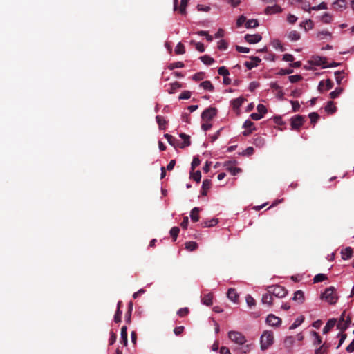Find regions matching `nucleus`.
Here are the masks:
<instances>
[{
	"mask_svg": "<svg viewBox=\"0 0 354 354\" xmlns=\"http://www.w3.org/2000/svg\"><path fill=\"white\" fill-rule=\"evenodd\" d=\"M273 333L269 331H264L260 339L261 348L262 350H266L273 344Z\"/></svg>",
	"mask_w": 354,
	"mask_h": 354,
	"instance_id": "1",
	"label": "nucleus"
},
{
	"mask_svg": "<svg viewBox=\"0 0 354 354\" xmlns=\"http://www.w3.org/2000/svg\"><path fill=\"white\" fill-rule=\"evenodd\" d=\"M322 298L324 299L330 304H335L338 299L335 288L330 286L326 288L325 292L322 295Z\"/></svg>",
	"mask_w": 354,
	"mask_h": 354,
	"instance_id": "2",
	"label": "nucleus"
},
{
	"mask_svg": "<svg viewBox=\"0 0 354 354\" xmlns=\"http://www.w3.org/2000/svg\"><path fill=\"white\" fill-rule=\"evenodd\" d=\"M267 292L272 296H275L279 298L284 297L288 293L286 289L279 285L268 286Z\"/></svg>",
	"mask_w": 354,
	"mask_h": 354,
	"instance_id": "3",
	"label": "nucleus"
},
{
	"mask_svg": "<svg viewBox=\"0 0 354 354\" xmlns=\"http://www.w3.org/2000/svg\"><path fill=\"white\" fill-rule=\"evenodd\" d=\"M351 322V320L350 316L346 315V311L344 310L341 315V317L337 325V327L338 329L343 332L348 328Z\"/></svg>",
	"mask_w": 354,
	"mask_h": 354,
	"instance_id": "4",
	"label": "nucleus"
},
{
	"mask_svg": "<svg viewBox=\"0 0 354 354\" xmlns=\"http://www.w3.org/2000/svg\"><path fill=\"white\" fill-rule=\"evenodd\" d=\"M228 337L233 342L239 345H243L246 342L245 336L237 331H230Z\"/></svg>",
	"mask_w": 354,
	"mask_h": 354,
	"instance_id": "5",
	"label": "nucleus"
},
{
	"mask_svg": "<svg viewBox=\"0 0 354 354\" xmlns=\"http://www.w3.org/2000/svg\"><path fill=\"white\" fill-rule=\"evenodd\" d=\"M305 121L304 116L297 115L293 116L290 120L291 129L293 130H299Z\"/></svg>",
	"mask_w": 354,
	"mask_h": 354,
	"instance_id": "6",
	"label": "nucleus"
},
{
	"mask_svg": "<svg viewBox=\"0 0 354 354\" xmlns=\"http://www.w3.org/2000/svg\"><path fill=\"white\" fill-rule=\"evenodd\" d=\"M217 110L216 108L209 107L203 111L201 114V118L203 120L208 122L213 119V118L216 115Z\"/></svg>",
	"mask_w": 354,
	"mask_h": 354,
	"instance_id": "7",
	"label": "nucleus"
},
{
	"mask_svg": "<svg viewBox=\"0 0 354 354\" xmlns=\"http://www.w3.org/2000/svg\"><path fill=\"white\" fill-rule=\"evenodd\" d=\"M235 165V161H227L225 162L224 167H225V169L230 171L232 175H236L238 173H240L241 171V169L240 168L236 167Z\"/></svg>",
	"mask_w": 354,
	"mask_h": 354,
	"instance_id": "8",
	"label": "nucleus"
},
{
	"mask_svg": "<svg viewBox=\"0 0 354 354\" xmlns=\"http://www.w3.org/2000/svg\"><path fill=\"white\" fill-rule=\"evenodd\" d=\"M266 323L271 326H278L281 324V319L273 314L268 315Z\"/></svg>",
	"mask_w": 354,
	"mask_h": 354,
	"instance_id": "9",
	"label": "nucleus"
},
{
	"mask_svg": "<svg viewBox=\"0 0 354 354\" xmlns=\"http://www.w3.org/2000/svg\"><path fill=\"white\" fill-rule=\"evenodd\" d=\"M244 39L249 44H257L261 40L262 37L259 34H246L244 37Z\"/></svg>",
	"mask_w": 354,
	"mask_h": 354,
	"instance_id": "10",
	"label": "nucleus"
},
{
	"mask_svg": "<svg viewBox=\"0 0 354 354\" xmlns=\"http://www.w3.org/2000/svg\"><path fill=\"white\" fill-rule=\"evenodd\" d=\"M261 62V59L259 57H251L250 62H245L244 65L248 70L257 67Z\"/></svg>",
	"mask_w": 354,
	"mask_h": 354,
	"instance_id": "11",
	"label": "nucleus"
},
{
	"mask_svg": "<svg viewBox=\"0 0 354 354\" xmlns=\"http://www.w3.org/2000/svg\"><path fill=\"white\" fill-rule=\"evenodd\" d=\"M312 64L316 66H320L323 68H326L327 66V60L326 57H322L319 56H316L313 57V59L311 61Z\"/></svg>",
	"mask_w": 354,
	"mask_h": 354,
	"instance_id": "12",
	"label": "nucleus"
},
{
	"mask_svg": "<svg viewBox=\"0 0 354 354\" xmlns=\"http://www.w3.org/2000/svg\"><path fill=\"white\" fill-rule=\"evenodd\" d=\"M212 186V182L209 179H205L203 181L201 194L203 196H206L207 191Z\"/></svg>",
	"mask_w": 354,
	"mask_h": 354,
	"instance_id": "13",
	"label": "nucleus"
},
{
	"mask_svg": "<svg viewBox=\"0 0 354 354\" xmlns=\"http://www.w3.org/2000/svg\"><path fill=\"white\" fill-rule=\"evenodd\" d=\"M120 342L124 346L127 345L128 343V337H127V327L126 326H123L121 328V339Z\"/></svg>",
	"mask_w": 354,
	"mask_h": 354,
	"instance_id": "14",
	"label": "nucleus"
},
{
	"mask_svg": "<svg viewBox=\"0 0 354 354\" xmlns=\"http://www.w3.org/2000/svg\"><path fill=\"white\" fill-rule=\"evenodd\" d=\"M342 258L344 260H347L351 258L353 255V250L351 247H346L341 252Z\"/></svg>",
	"mask_w": 354,
	"mask_h": 354,
	"instance_id": "15",
	"label": "nucleus"
},
{
	"mask_svg": "<svg viewBox=\"0 0 354 354\" xmlns=\"http://www.w3.org/2000/svg\"><path fill=\"white\" fill-rule=\"evenodd\" d=\"M336 324V319H329L326 326L323 328V333L327 334L335 325Z\"/></svg>",
	"mask_w": 354,
	"mask_h": 354,
	"instance_id": "16",
	"label": "nucleus"
},
{
	"mask_svg": "<svg viewBox=\"0 0 354 354\" xmlns=\"http://www.w3.org/2000/svg\"><path fill=\"white\" fill-rule=\"evenodd\" d=\"M227 296L228 297L229 299H230L231 301H234V302H236L238 297H239V295L236 292V290L234 289V288H230L227 292Z\"/></svg>",
	"mask_w": 354,
	"mask_h": 354,
	"instance_id": "17",
	"label": "nucleus"
},
{
	"mask_svg": "<svg viewBox=\"0 0 354 354\" xmlns=\"http://www.w3.org/2000/svg\"><path fill=\"white\" fill-rule=\"evenodd\" d=\"M330 348V344L324 343L319 348L315 351V354H327L328 351Z\"/></svg>",
	"mask_w": 354,
	"mask_h": 354,
	"instance_id": "18",
	"label": "nucleus"
},
{
	"mask_svg": "<svg viewBox=\"0 0 354 354\" xmlns=\"http://www.w3.org/2000/svg\"><path fill=\"white\" fill-rule=\"evenodd\" d=\"M164 137L167 140L168 142L171 145H172L174 147L180 145V144H179L180 141L177 139H176L173 136L166 133L164 135Z\"/></svg>",
	"mask_w": 354,
	"mask_h": 354,
	"instance_id": "19",
	"label": "nucleus"
},
{
	"mask_svg": "<svg viewBox=\"0 0 354 354\" xmlns=\"http://www.w3.org/2000/svg\"><path fill=\"white\" fill-rule=\"evenodd\" d=\"M213 295L212 293L206 294L202 298V302L203 304L210 306L212 305Z\"/></svg>",
	"mask_w": 354,
	"mask_h": 354,
	"instance_id": "20",
	"label": "nucleus"
},
{
	"mask_svg": "<svg viewBox=\"0 0 354 354\" xmlns=\"http://www.w3.org/2000/svg\"><path fill=\"white\" fill-rule=\"evenodd\" d=\"M199 207H194L192 209L190 213V217L193 222H197L199 220Z\"/></svg>",
	"mask_w": 354,
	"mask_h": 354,
	"instance_id": "21",
	"label": "nucleus"
},
{
	"mask_svg": "<svg viewBox=\"0 0 354 354\" xmlns=\"http://www.w3.org/2000/svg\"><path fill=\"white\" fill-rule=\"evenodd\" d=\"M156 122L158 124L160 129L165 130L166 129V124L167 121L161 115H157L156 117Z\"/></svg>",
	"mask_w": 354,
	"mask_h": 354,
	"instance_id": "22",
	"label": "nucleus"
},
{
	"mask_svg": "<svg viewBox=\"0 0 354 354\" xmlns=\"http://www.w3.org/2000/svg\"><path fill=\"white\" fill-rule=\"evenodd\" d=\"M245 100L243 97H238L232 100V104L234 110H238Z\"/></svg>",
	"mask_w": 354,
	"mask_h": 354,
	"instance_id": "23",
	"label": "nucleus"
},
{
	"mask_svg": "<svg viewBox=\"0 0 354 354\" xmlns=\"http://www.w3.org/2000/svg\"><path fill=\"white\" fill-rule=\"evenodd\" d=\"M272 296L267 292V293L263 295L261 301L263 304L271 306L272 305Z\"/></svg>",
	"mask_w": 354,
	"mask_h": 354,
	"instance_id": "24",
	"label": "nucleus"
},
{
	"mask_svg": "<svg viewBox=\"0 0 354 354\" xmlns=\"http://www.w3.org/2000/svg\"><path fill=\"white\" fill-rule=\"evenodd\" d=\"M325 110L327 113L333 114L335 112H336L337 107L335 106V103L333 101H329L327 103Z\"/></svg>",
	"mask_w": 354,
	"mask_h": 354,
	"instance_id": "25",
	"label": "nucleus"
},
{
	"mask_svg": "<svg viewBox=\"0 0 354 354\" xmlns=\"http://www.w3.org/2000/svg\"><path fill=\"white\" fill-rule=\"evenodd\" d=\"M294 301H298L299 303H303L304 301V295L301 290H297L295 292L292 298Z\"/></svg>",
	"mask_w": 354,
	"mask_h": 354,
	"instance_id": "26",
	"label": "nucleus"
},
{
	"mask_svg": "<svg viewBox=\"0 0 354 354\" xmlns=\"http://www.w3.org/2000/svg\"><path fill=\"white\" fill-rule=\"evenodd\" d=\"M218 219L213 218L210 221H203L201 223V225L203 227H209L216 225L218 223Z\"/></svg>",
	"mask_w": 354,
	"mask_h": 354,
	"instance_id": "27",
	"label": "nucleus"
},
{
	"mask_svg": "<svg viewBox=\"0 0 354 354\" xmlns=\"http://www.w3.org/2000/svg\"><path fill=\"white\" fill-rule=\"evenodd\" d=\"M200 86L205 90H208L209 91H213L214 89L213 84L209 80H206V81L201 82Z\"/></svg>",
	"mask_w": 354,
	"mask_h": 354,
	"instance_id": "28",
	"label": "nucleus"
},
{
	"mask_svg": "<svg viewBox=\"0 0 354 354\" xmlns=\"http://www.w3.org/2000/svg\"><path fill=\"white\" fill-rule=\"evenodd\" d=\"M281 11V8L279 6L275 5L273 6H268L265 12L267 15L271 14V13H276Z\"/></svg>",
	"mask_w": 354,
	"mask_h": 354,
	"instance_id": "29",
	"label": "nucleus"
},
{
	"mask_svg": "<svg viewBox=\"0 0 354 354\" xmlns=\"http://www.w3.org/2000/svg\"><path fill=\"white\" fill-rule=\"evenodd\" d=\"M335 80L338 85L342 84V81L344 78V71H337L335 73Z\"/></svg>",
	"mask_w": 354,
	"mask_h": 354,
	"instance_id": "30",
	"label": "nucleus"
},
{
	"mask_svg": "<svg viewBox=\"0 0 354 354\" xmlns=\"http://www.w3.org/2000/svg\"><path fill=\"white\" fill-rule=\"evenodd\" d=\"M304 321V316H300V317H297L295 319V321L294 322V323L290 326L289 329L290 330L295 329L299 326H300Z\"/></svg>",
	"mask_w": 354,
	"mask_h": 354,
	"instance_id": "31",
	"label": "nucleus"
},
{
	"mask_svg": "<svg viewBox=\"0 0 354 354\" xmlns=\"http://www.w3.org/2000/svg\"><path fill=\"white\" fill-rule=\"evenodd\" d=\"M132 310H133V304L131 301H130L129 304V309L125 314V321L127 324L131 323V316Z\"/></svg>",
	"mask_w": 354,
	"mask_h": 354,
	"instance_id": "32",
	"label": "nucleus"
},
{
	"mask_svg": "<svg viewBox=\"0 0 354 354\" xmlns=\"http://www.w3.org/2000/svg\"><path fill=\"white\" fill-rule=\"evenodd\" d=\"M253 143L256 147H261L265 144V140L261 136H257V137L254 139Z\"/></svg>",
	"mask_w": 354,
	"mask_h": 354,
	"instance_id": "33",
	"label": "nucleus"
},
{
	"mask_svg": "<svg viewBox=\"0 0 354 354\" xmlns=\"http://www.w3.org/2000/svg\"><path fill=\"white\" fill-rule=\"evenodd\" d=\"M200 59L206 65H211L214 62V59L207 55L200 57Z\"/></svg>",
	"mask_w": 354,
	"mask_h": 354,
	"instance_id": "34",
	"label": "nucleus"
},
{
	"mask_svg": "<svg viewBox=\"0 0 354 354\" xmlns=\"http://www.w3.org/2000/svg\"><path fill=\"white\" fill-rule=\"evenodd\" d=\"M310 333L313 337H315V339L313 342V345L317 346L321 344L322 342V337L319 336L318 333L313 330V331H311Z\"/></svg>",
	"mask_w": 354,
	"mask_h": 354,
	"instance_id": "35",
	"label": "nucleus"
},
{
	"mask_svg": "<svg viewBox=\"0 0 354 354\" xmlns=\"http://www.w3.org/2000/svg\"><path fill=\"white\" fill-rule=\"evenodd\" d=\"M185 53V46L181 42L178 43V44L176 45V46L175 48V53L176 55H183Z\"/></svg>",
	"mask_w": 354,
	"mask_h": 354,
	"instance_id": "36",
	"label": "nucleus"
},
{
	"mask_svg": "<svg viewBox=\"0 0 354 354\" xmlns=\"http://www.w3.org/2000/svg\"><path fill=\"white\" fill-rule=\"evenodd\" d=\"M179 232H180V229H179L178 227H173L170 230L169 233H170L171 236L173 239V241H176L177 237H178V234H179Z\"/></svg>",
	"mask_w": 354,
	"mask_h": 354,
	"instance_id": "37",
	"label": "nucleus"
},
{
	"mask_svg": "<svg viewBox=\"0 0 354 354\" xmlns=\"http://www.w3.org/2000/svg\"><path fill=\"white\" fill-rule=\"evenodd\" d=\"M288 38L291 40V41H297L300 39V34L296 31V30H292L290 32L289 35H288Z\"/></svg>",
	"mask_w": 354,
	"mask_h": 354,
	"instance_id": "38",
	"label": "nucleus"
},
{
	"mask_svg": "<svg viewBox=\"0 0 354 354\" xmlns=\"http://www.w3.org/2000/svg\"><path fill=\"white\" fill-rule=\"evenodd\" d=\"M259 26V22L257 19H249L245 23V27L247 28H255Z\"/></svg>",
	"mask_w": 354,
	"mask_h": 354,
	"instance_id": "39",
	"label": "nucleus"
},
{
	"mask_svg": "<svg viewBox=\"0 0 354 354\" xmlns=\"http://www.w3.org/2000/svg\"><path fill=\"white\" fill-rule=\"evenodd\" d=\"M189 0H181L180 5L179 7V11L180 14L185 15L186 14V8L187 6Z\"/></svg>",
	"mask_w": 354,
	"mask_h": 354,
	"instance_id": "40",
	"label": "nucleus"
},
{
	"mask_svg": "<svg viewBox=\"0 0 354 354\" xmlns=\"http://www.w3.org/2000/svg\"><path fill=\"white\" fill-rule=\"evenodd\" d=\"M198 247V245L194 241H189L185 243V248L189 251H194Z\"/></svg>",
	"mask_w": 354,
	"mask_h": 354,
	"instance_id": "41",
	"label": "nucleus"
},
{
	"mask_svg": "<svg viewBox=\"0 0 354 354\" xmlns=\"http://www.w3.org/2000/svg\"><path fill=\"white\" fill-rule=\"evenodd\" d=\"M190 44H192V45H194L196 49L198 51H199L201 53L204 52L205 47H204V45L202 43H201V42H196L195 41L192 40Z\"/></svg>",
	"mask_w": 354,
	"mask_h": 354,
	"instance_id": "42",
	"label": "nucleus"
},
{
	"mask_svg": "<svg viewBox=\"0 0 354 354\" xmlns=\"http://www.w3.org/2000/svg\"><path fill=\"white\" fill-rule=\"evenodd\" d=\"M343 91V88H341V87H337L335 88V91H332L330 93V97L332 98V99H335V98H337V97L339 96V95L342 93Z\"/></svg>",
	"mask_w": 354,
	"mask_h": 354,
	"instance_id": "43",
	"label": "nucleus"
},
{
	"mask_svg": "<svg viewBox=\"0 0 354 354\" xmlns=\"http://www.w3.org/2000/svg\"><path fill=\"white\" fill-rule=\"evenodd\" d=\"M245 300H246L248 306L250 308H252L256 305L255 299L250 295H248L245 297Z\"/></svg>",
	"mask_w": 354,
	"mask_h": 354,
	"instance_id": "44",
	"label": "nucleus"
},
{
	"mask_svg": "<svg viewBox=\"0 0 354 354\" xmlns=\"http://www.w3.org/2000/svg\"><path fill=\"white\" fill-rule=\"evenodd\" d=\"M189 313V310L188 308L185 307L179 309L177 312V315L180 317H184L187 316Z\"/></svg>",
	"mask_w": 354,
	"mask_h": 354,
	"instance_id": "45",
	"label": "nucleus"
},
{
	"mask_svg": "<svg viewBox=\"0 0 354 354\" xmlns=\"http://www.w3.org/2000/svg\"><path fill=\"white\" fill-rule=\"evenodd\" d=\"M184 63L182 62H174V63H171L168 68L170 70H173L174 68H183L184 67Z\"/></svg>",
	"mask_w": 354,
	"mask_h": 354,
	"instance_id": "46",
	"label": "nucleus"
},
{
	"mask_svg": "<svg viewBox=\"0 0 354 354\" xmlns=\"http://www.w3.org/2000/svg\"><path fill=\"white\" fill-rule=\"evenodd\" d=\"M327 279V277L324 274H318L315 276L313 279L314 283H319Z\"/></svg>",
	"mask_w": 354,
	"mask_h": 354,
	"instance_id": "47",
	"label": "nucleus"
},
{
	"mask_svg": "<svg viewBox=\"0 0 354 354\" xmlns=\"http://www.w3.org/2000/svg\"><path fill=\"white\" fill-rule=\"evenodd\" d=\"M300 26L301 27H304L305 28V30H307V29H312L313 28V21L310 19H309V20H306V21L301 23L300 24Z\"/></svg>",
	"mask_w": 354,
	"mask_h": 354,
	"instance_id": "48",
	"label": "nucleus"
},
{
	"mask_svg": "<svg viewBox=\"0 0 354 354\" xmlns=\"http://www.w3.org/2000/svg\"><path fill=\"white\" fill-rule=\"evenodd\" d=\"M310 120V122L311 123H315L317 122V121L319 120V115L318 113H315V112H312L309 114L308 115Z\"/></svg>",
	"mask_w": 354,
	"mask_h": 354,
	"instance_id": "49",
	"label": "nucleus"
},
{
	"mask_svg": "<svg viewBox=\"0 0 354 354\" xmlns=\"http://www.w3.org/2000/svg\"><path fill=\"white\" fill-rule=\"evenodd\" d=\"M335 8H344L346 7L345 0H337L334 3Z\"/></svg>",
	"mask_w": 354,
	"mask_h": 354,
	"instance_id": "50",
	"label": "nucleus"
},
{
	"mask_svg": "<svg viewBox=\"0 0 354 354\" xmlns=\"http://www.w3.org/2000/svg\"><path fill=\"white\" fill-rule=\"evenodd\" d=\"M191 177L195 180L196 183H199L201 178V173L200 171H196V172L191 174Z\"/></svg>",
	"mask_w": 354,
	"mask_h": 354,
	"instance_id": "51",
	"label": "nucleus"
},
{
	"mask_svg": "<svg viewBox=\"0 0 354 354\" xmlns=\"http://www.w3.org/2000/svg\"><path fill=\"white\" fill-rule=\"evenodd\" d=\"M180 87H181V84L178 82H175L170 85V90L169 91V92L170 93H174V91L176 89H178Z\"/></svg>",
	"mask_w": 354,
	"mask_h": 354,
	"instance_id": "52",
	"label": "nucleus"
},
{
	"mask_svg": "<svg viewBox=\"0 0 354 354\" xmlns=\"http://www.w3.org/2000/svg\"><path fill=\"white\" fill-rule=\"evenodd\" d=\"M302 76L300 75H290L288 77V79L290 82L295 83L302 80Z\"/></svg>",
	"mask_w": 354,
	"mask_h": 354,
	"instance_id": "53",
	"label": "nucleus"
},
{
	"mask_svg": "<svg viewBox=\"0 0 354 354\" xmlns=\"http://www.w3.org/2000/svg\"><path fill=\"white\" fill-rule=\"evenodd\" d=\"M218 73L220 75L223 76V77H224L229 75V71L225 66H221V67L218 68Z\"/></svg>",
	"mask_w": 354,
	"mask_h": 354,
	"instance_id": "54",
	"label": "nucleus"
},
{
	"mask_svg": "<svg viewBox=\"0 0 354 354\" xmlns=\"http://www.w3.org/2000/svg\"><path fill=\"white\" fill-rule=\"evenodd\" d=\"M227 43L225 40H220L218 42V48L221 50H226L227 48Z\"/></svg>",
	"mask_w": 354,
	"mask_h": 354,
	"instance_id": "55",
	"label": "nucleus"
},
{
	"mask_svg": "<svg viewBox=\"0 0 354 354\" xmlns=\"http://www.w3.org/2000/svg\"><path fill=\"white\" fill-rule=\"evenodd\" d=\"M257 109L258 111V113L259 114H261L262 116H263V115L266 114L267 112L266 107L263 104H259L257 106Z\"/></svg>",
	"mask_w": 354,
	"mask_h": 354,
	"instance_id": "56",
	"label": "nucleus"
},
{
	"mask_svg": "<svg viewBox=\"0 0 354 354\" xmlns=\"http://www.w3.org/2000/svg\"><path fill=\"white\" fill-rule=\"evenodd\" d=\"M322 20L325 24H329L332 21V16L328 13H324L322 17Z\"/></svg>",
	"mask_w": 354,
	"mask_h": 354,
	"instance_id": "57",
	"label": "nucleus"
},
{
	"mask_svg": "<svg viewBox=\"0 0 354 354\" xmlns=\"http://www.w3.org/2000/svg\"><path fill=\"white\" fill-rule=\"evenodd\" d=\"M121 316H122V310L120 309H117L115 316H114V322L115 323H119L121 322Z\"/></svg>",
	"mask_w": 354,
	"mask_h": 354,
	"instance_id": "58",
	"label": "nucleus"
},
{
	"mask_svg": "<svg viewBox=\"0 0 354 354\" xmlns=\"http://www.w3.org/2000/svg\"><path fill=\"white\" fill-rule=\"evenodd\" d=\"M191 97V92L189 91H184L179 96V99L187 100Z\"/></svg>",
	"mask_w": 354,
	"mask_h": 354,
	"instance_id": "59",
	"label": "nucleus"
},
{
	"mask_svg": "<svg viewBox=\"0 0 354 354\" xmlns=\"http://www.w3.org/2000/svg\"><path fill=\"white\" fill-rule=\"evenodd\" d=\"M294 337L292 336H289L286 337L284 340V344L286 346H291L294 343Z\"/></svg>",
	"mask_w": 354,
	"mask_h": 354,
	"instance_id": "60",
	"label": "nucleus"
},
{
	"mask_svg": "<svg viewBox=\"0 0 354 354\" xmlns=\"http://www.w3.org/2000/svg\"><path fill=\"white\" fill-rule=\"evenodd\" d=\"M205 77V73L203 72L197 73L194 75L193 80L195 81L202 80Z\"/></svg>",
	"mask_w": 354,
	"mask_h": 354,
	"instance_id": "61",
	"label": "nucleus"
},
{
	"mask_svg": "<svg viewBox=\"0 0 354 354\" xmlns=\"http://www.w3.org/2000/svg\"><path fill=\"white\" fill-rule=\"evenodd\" d=\"M201 163V160L198 157H194L192 162V169L194 170V169L198 167Z\"/></svg>",
	"mask_w": 354,
	"mask_h": 354,
	"instance_id": "62",
	"label": "nucleus"
},
{
	"mask_svg": "<svg viewBox=\"0 0 354 354\" xmlns=\"http://www.w3.org/2000/svg\"><path fill=\"white\" fill-rule=\"evenodd\" d=\"M302 94V91L301 89L300 88H297V89H295L293 90L291 93H290V96L293 97H300L301 95Z\"/></svg>",
	"mask_w": 354,
	"mask_h": 354,
	"instance_id": "63",
	"label": "nucleus"
},
{
	"mask_svg": "<svg viewBox=\"0 0 354 354\" xmlns=\"http://www.w3.org/2000/svg\"><path fill=\"white\" fill-rule=\"evenodd\" d=\"M246 21H247V19H246V17H245V16H243V15H241V16H240V17L238 18V19H237V21H236V25H237V26H242L244 23H246Z\"/></svg>",
	"mask_w": 354,
	"mask_h": 354,
	"instance_id": "64",
	"label": "nucleus"
}]
</instances>
